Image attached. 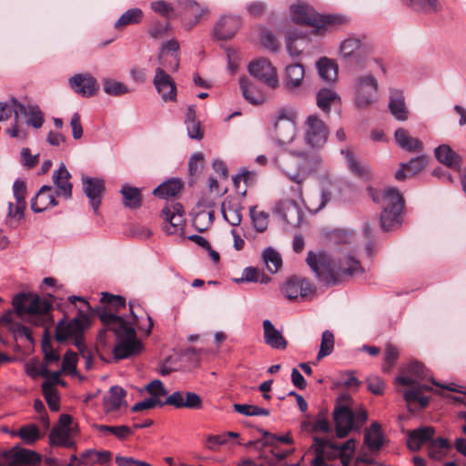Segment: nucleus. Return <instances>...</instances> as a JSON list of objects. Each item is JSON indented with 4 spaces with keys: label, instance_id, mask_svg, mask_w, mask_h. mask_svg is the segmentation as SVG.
I'll use <instances>...</instances> for the list:
<instances>
[{
    "label": "nucleus",
    "instance_id": "nucleus-1",
    "mask_svg": "<svg viewBox=\"0 0 466 466\" xmlns=\"http://www.w3.org/2000/svg\"><path fill=\"white\" fill-rule=\"evenodd\" d=\"M335 258L326 251H309L307 264L315 273L317 279L326 286L339 283L346 276L359 277L364 269L357 259L345 247L336 251Z\"/></svg>",
    "mask_w": 466,
    "mask_h": 466
},
{
    "label": "nucleus",
    "instance_id": "nucleus-2",
    "mask_svg": "<svg viewBox=\"0 0 466 466\" xmlns=\"http://www.w3.org/2000/svg\"><path fill=\"white\" fill-rule=\"evenodd\" d=\"M129 307L130 316L127 319L107 312L106 309L96 310L104 326L110 329L116 335V343L113 349V354L116 360L132 357L143 350V345L136 335V328L141 330L143 328L137 323L135 303L130 302Z\"/></svg>",
    "mask_w": 466,
    "mask_h": 466
},
{
    "label": "nucleus",
    "instance_id": "nucleus-3",
    "mask_svg": "<svg viewBox=\"0 0 466 466\" xmlns=\"http://www.w3.org/2000/svg\"><path fill=\"white\" fill-rule=\"evenodd\" d=\"M60 311L64 313L60 319V342L70 340L83 353L85 332L91 328L94 318L90 304L83 297L69 296L66 303H60Z\"/></svg>",
    "mask_w": 466,
    "mask_h": 466
},
{
    "label": "nucleus",
    "instance_id": "nucleus-4",
    "mask_svg": "<svg viewBox=\"0 0 466 466\" xmlns=\"http://www.w3.org/2000/svg\"><path fill=\"white\" fill-rule=\"evenodd\" d=\"M42 350L44 353L43 362H29L25 365V372L32 379L43 377L42 390L46 401L52 411H58V370L50 372L48 365L58 361V353L53 349L47 337V330L42 339Z\"/></svg>",
    "mask_w": 466,
    "mask_h": 466
},
{
    "label": "nucleus",
    "instance_id": "nucleus-5",
    "mask_svg": "<svg viewBox=\"0 0 466 466\" xmlns=\"http://www.w3.org/2000/svg\"><path fill=\"white\" fill-rule=\"evenodd\" d=\"M429 380L432 385L449 390L451 391H460L453 384L441 385L435 380L428 375V370L420 362H410L401 373L395 379L397 384L410 386V389L403 391V398L408 404L419 403L420 408H424L429 403V398L424 396L425 391L431 390V387L424 381Z\"/></svg>",
    "mask_w": 466,
    "mask_h": 466
},
{
    "label": "nucleus",
    "instance_id": "nucleus-6",
    "mask_svg": "<svg viewBox=\"0 0 466 466\" xmlns=\"http://www.w3.org/2000/svg\"><path fill=\"white\" fill-rule=\"evenodd\" d=\"M368 191L374 202L382 205L381 228L388 231L400 225L404 208V199L400 191L394 187H388L383 190H375L370 187Z\"/></svg>",
    "mask_w": 466,
    "mask_h": 466
},
{
    "label": "nucleus",
    "instance_id": "nucleus-7",
    "mask_svg": "<svg viewBox=\"0 0 466 466\" xmlns=\"http://www.w3.org/2000/svg\"><path fill=\"white\" fill-rule=\"evenodd\" d=\"M350 403L351 397L347 393L340 394L336 400L333 420L339 438L346 437L354 429L359 430L367 420V412L362 409L353 412Z\"/></svg>",
    "mask_w": 466,
    "mask_h": 466
},
{
    "label": "nucleus",
    "instance_id": "nucleus-8",
    "mask_svg": "<svg viewBox=\"0 0 466 466\" xmlns=\"http://www.w3.org/2000/svg\"><path fill=\"white\" fill-rule=\"evenodd\" d=\"M292 20L300 25H310L317 29L327 25H337L346 22V18L338 15H319L311 6L298 3L290 6Z\"/></svg>",
    "mask_w": 466,
    "mask_h": 466
},
{
    "label": "nucleus",
    "instance_id": "nucleus-9",
    "mask_svg": "<svg viewBox=\"0 0 466 466\" xmlns=\"http://www.w3.org/2000/svg\"><path fill=\"white\" fill-rule=\"evenodd\" d=\"M15 314L22 318L25 314L41 315L47 313L51 309V301L46 298H40L34 293L20 292L12 299Z\"/></svg>",
    "mask_w": 466,
    "mask_h": 466
},
{
    "label": "nucleus",
    "instance_id": "nucleus-10",
    "mask_svg": "<svg viewBox=\"0 0 466 466\" xmlns=\"http://www.w3.org/2000/svg\"><path fill=\"white\" fill-rule=\"evenodd\" d=\"M296 118L297 114L290 108H280L277 112L274 131L275 139L280 145L291 143L296 136Z\"/></svg>",
    "mask_w": 466,
    "mask_h": 466
},
{
    "label": "nucleus",
    "instance_id": "nucleus-11",
    "mask_svg": "<svg viewBox=\"0 0 466 466\" xmlns=\"http://www.w3.org/2000/svg\"><path fill=\"white\" fill-rule=\"evenodd\" d=\"M339 52L343 58L361 64L370 54L371 47L365 37L350 36L341 42Z\"/></svg>",
    "mask_w": 466,
    "mask_h": 466
},
{
    "label": "nucleus",
    "instance_id": "nucleus-12",
    "mask_svg": "<svg viewBox=\"0 0 466 466\" xmlns=\"http://www.w3.org/2000/svg\"><path fill=\"white\" fill-rule=\"evenodd\" d=\"M329 128L317 115L309 116L304 122V139L312 147H322L328 138Z\"/></svg>",
    "mask_w": 466,
    "mask_h": 466
},
{
    "label": "nucleus",
    "instance_id": "nucleus-13",
    "mask_svg": "<svg viewBox=\"0 0 466 466\" xmlns=\"http://www.w3.org/2000/svg\"><path fill=\"white\" fill-rule=\"evenodd\" d=\"M164 220V230L169 234H177L184 229L186 219L183 206L177 202L167 205L161 212Z\"/></svg>",
    "mask_w": 466,
    "mask_h": 466
},
{
    "label": "nucleus",
    "instance_id": "nucleus-14",
    "mask_svg": "<svg viewBox=\"0 0 466 466\" xmlns=\"http://www.w3.org/2000/svg\"><path fill=\"white\" fill-rule=\"evenodd\" d=\"M82 187L94 213L98 214L99 207L106 194L105 181L99 177H83Z\"/></svg>",
    "mask_w": 466,
    "mask_h": 466
},
{
    "label": "nucleus",
    "instance_id": "nucleus-15",
    "mask_svg": "<svg viewBox=\"0 0 466 466\" xmlns=\"http://www.w3.org/2000/svg\"><path fill=\"white\" fill-rule=\"evenodd\" d=\"M251 76L275 89L279 86V78L276 68L264 58L253 61L248 66Z\"/></svg>",
    "mask_w": 466,
    "mask_h": 466
},
{
    "label": "nucleus",
    "instance_id": "nucleus-16",
    "mask_svg": "<svg viewBox=\"0 0 466 466\" xmlns=\"http://www.w3.org/2000/svg\"><path fill=\"white\" fill-rule=\"evenodd\" d=\"M356 104L359 107H364L371 104L378 91V81L371 76H360L356 81Z\"/></svg>",
    "mask_w": 466,
    "mask_h": 466
},
{
    "label": "nucleus",
    "instance_id": "nucleus-17",
    "mask_svg": "<svg viewBox=\"0 0 466 466\" xmlns=\"http://www.w3.org/2000/svg\"><path fill=\"white\" fill-rule=\"evenodd\" d=\"M153 85L164 102H175L177 100L176 83L160 66L155 70Z\"/></svg>",
    "mask_w": 466,
    "mask_h": 466
},
{
    "label": "nucleus",
    "instance_id": "nucleus-18",
    "mask_svg": "<svg viewBox=\"0 0 466 466\" xmlns=\"http://www.w3.org/2000/svg\"><path fill=\"white\" fill-rule=\"evenodd\" d=\"M281 290L289 299H307L314 294L315 287L306 279L292 278L286 281Z\"/></svg>",
    "mask_w": 466,
    "mask_h": 466
},
{
    "label": "nucleus",
    "instance_id": "nucleus-19",
    "mask_svg": "<svg viewBox=\"0 0 466 466\" xmlns=\"http://www.w3.org/2000/svg\"><path fill=\"white\" fill-rule=\"evenodd\" d=\"M72 90L83 97H90L96 94L98 84L96 78L88 73L76 74L69 79Z\"/></svg>",
    "mask_w": 466,
    "mask_h": 466
},
{
    "label": "nucleus",
    "instance_id": "nucleus-20",
    "mask_svg": "<svg viewBox=\"0 0 466 466\" xmlns=\"http://www.w3.org/2000/svg\"><path fill=\"white\" fill-rule=\"evenodd\" d=\"M242 25L238 15H223L214 26V36L219 40L231 39Z\"/></svg>",
    "mask_w": 466,
    "mask_h": 466
},
{
    "label": "nucleus",
    "instance_id": "nucleus-21",
    "mask_svg": "<svg viewBox=\"0 0 466 466\" xmlns=\"http://www.w3.org/2000/svg\"><path fill=\"white\" fill-rule=\"evenodd\" d=\"M4 456L12 465H36L41 461L37 452L17 446L5 451Z\"/></svg>",
    "mask_w": 466,
    "mask_h": 466
},
{
    "label": "nucleus",
    "instance_id": "nucleus-22",
    "mask_svg": "<svg viewBox=\"0 0 466 466\" xmlns=\"http://www.w3.org/2000/svg\"><path fill=\"white\" fill-rule=\"evenodd\" d=\"M274 213L291 226H298L302 216L299 207L294 200L279 202L274 208Z\"/></svg>",
    "mask_w": 466,
    "mask_h": 466
},
{
    "label": "nucleus",
    "instance_id": "nucleus-23",
    "mask_svg": "<svg viewBox=\"0 0 466 466\" xmlns=\"http://www.w3.org/2000/svg\"><path fill=\"white\" fill-rule=\"evenodd\" d=\"M434 157L438 162L454 171L460 172L461 157L455 152L449 145L442 144L434 149Z\"/></svg>",
    "mask_w": 466,
    "mask_h": 466
},
{
    "label": "nucleus",
    "instance_id": "nucleus-24",
    "mask_svg": "<svg viewBox=\"0 0 466 466\" xmlns=\"http://www.w3.org/2000/svg\"><path fill=\"white\" fill-rule=\"evenodd\" d=\"M15 119L20 116L25 117L26 124L32 126L35 128H39L44 123V116L37 105H24L19 103L16 107Z\"/></svg>",
    "mask_w": 466,
    "mask_h": 466
},
{
    "label": "nucleus",
    "instance_id": "nucleus-25",
    "mask_svg": "<svg viewBox=\"0 0 466 466\" xmlns=\"http://www.w3.org/2000/svg\"><path fill=\"white\" fill-rule=\"evenodd\" d=\"M78 432L77 425L72 416L68 414L60 415V446L72 447L75 443V437Z\"/></svg>",
    "mask_w": 466,
    "mask_h": 466
},
{
    "label": "nucleus",
    "instance_id": "nucleus-26",
    "mask_svg": "<svg viewBox=\"0 0 466 466\" xmlns=\"http://www.w3.org/2000/svg\"><path fill=\"white\" fill-rule=\"evenodd\" d=\"M296 157L299 172L307 175L318 171L322 160L316 153L292 152Z\"/></svg>",
    "mask_w": 466,
    "mask_h": 466
},
{
    "label": "nucleus",
    "instance_id": "nucleus-27",
    "mask_svg": "<svg viewBox=\"0 0 466 466\" xmlns=\"http://www.w3.org/2000/svg\"><path fill=\"white\" fill-rule=\"evenodd\" d=\"M435 433L433 427H420L408 434L407 445L411 451H418L426 443L430 444Z\"/></svg>",
    "mask_w": 466,
    "mask_h": 466
},
{
    "label": "nucleus",
    "instance_id": "nucleus-28",
    "mask_svg": "<svg viewBox=\"0 0 466 466\" xmlns=\"http://www.w3.org/2000/svg\"><path fill=\"white\" fill-rule=\"evenodd\" d=\"M56 205V202L52 188L48 186H43L31 199V209L35 213L43 212Z\"/></svg>",
    "mask_w": 466,
    "mask_h": 466
},
{
    "label": "nucleus",
    "instance_id": "nucleus-29",
    "mask_svg": "<svg viewBox=\"0 0 466 466\" xmlns=\"http://www.w3.org/2000/svg\"><path fill=\"white\" fill-rule=\"evenodd\" d=\"M0 325L6 326L15 339L25 338L29 342L34 340L29 328L21 323L14 322L12 310L5 312L0 317Z\"/></svg>",
    "mask_w": 466,
    "mask_h": 466
},
{
    "label": "nucleus",
    "instance_id": "nucleus-30",
    "mask_svg": "<svg viewBox=\"0 0 466 466\" xmlns=\"http://www.w3.org/2000/svg\"><path fill=\"white\" fill-rule=\"evenodd\" d=\"M183 187V182L177 177H171L165 180L153 190V195L157 198L168 200L177 196Z\"/></svg>",
    "mask_w": 466,
    "mask_h": 466
},
{
    "label": "nucleus",
    "instance_id": "nucleus-31",
    "mask_svg": "<svg viewBox=\"0 0 466 466\" xmlns=\"http://www.w3.org/2000/svg\"><path fill=\"white\" fill-rule=\"evenodd\" d=\"M305 70L302 65L293 64L286 67L283 84L287 90L293 91L301 86Z\"/></svg>",
    "mask_w": 466,
    "mask_h": 466
},
{
    "label": "nucleus",
    "instance_id": "nucleus-32",
    "mask_svg": "<svg viewBox=\"0 0 466 466\" xmlns=\"http://www.w3.org/2000/svg\"><path fill=\"white\" fill-rule=\"evenodd\" d=\"M263 335L266 344L273 349L284 350L287 347V341L281 332L278 330L269 319L263 321Z\"/></svg>",
    "mask_w": 466,
    "mask_h": 466
},
{
    "label": "nucleus",
    "instance_id": "nucleus-33",
    "mask_svg": "<svg viewBox=\"0 0 466 466\" xmlns=\"http://www.w3.org/2000/svg\"><path fill=\"white\" fill-rule=\"evenodd\" d=\"M126 390L119 386H112L104 396V408L106 411L118 410L122 406H127L125 400Z\"/></svg>",
    "mask_w": 466,
    "mask_h": 466
},
{
    "label": "nucleus",
    "instance_id": "nucleus-34",
    "mask_svg": "<svg viewBox=\"0 0 466 466\" xmlns=\"http://www.w3.org/2000/svg\"><path fill=\"white\" fill-rule=\"evenodd\" d=\"M122 195V203L125 208L129 209H137L142 206L141 188L125 184L120 189Z\"/></svg>",
    "mask_w": 466,
    "mask_h": 466
},
{
    "label": "nucleus",
    "instance_id": "nucleus-35",
    "mask_svg": "<svg viewBox=\"0 0 466 466\" xmlns=\"http://www.w3.org/2000/svg\"><path fill=\"white\" fill-rule=\"evenodd\" d=\"M389 109L391 115L400 121L408 118V110L405 105L404 96L401 91L391 90L389 102Z\"/></svg>",
    "mask_w": 466,
    "mask_h": 466
},
{
    "label": "nucleus",
    "instance_id": "nucleus-36",
    "mask_svg": "<svg viewBox=\"0 0 466 466\" xmlns=\"http://www.w3.org/2000/svg\"><path fill=\"white\" fill-rule=\"evenodd\" d=\"M394 137L397 144L409 152H420L423 149V143L419 138L410 136L404 128H398Z\"/></svg>",
    "mask_w": 466,
    "mask_h": 466
},
{
    "label": "nucleus",
    "instance_id": "nucleus-37",
    "mask_svg": "<svg viewBox=\"0 0 466 466\" xmlns=\"http://www.w3.org/2000/svg\"><path fill=\"white\" fill-rule=\"evenodd\" d=\"M239 86L244 98L250 104L260 105L265 101L263 92L256 87L248 78H240Z\"/></svg>",
    "mask_w": 466,
    "mask_h": 466
},
{
    "label": "nucleus",
    "instance_id": "nucleus-38",
    "mask_svg": "<svg viewBox=\"0 0 466 466\" xmlns=\"http://www.w3.org/2000/svg\"><path fill=\"white\" fill-rule=\"evenodd\" d=\"M428 162V158L423 156L413 157L407 163H401L395 175H418L425 170Z\"/></svg>",
    "mask_w": 466,
    "mask_h": 466
},
{
    "label": "nucleus",
    "instance_id": "nucleus-39",
    "mask_svg": "<svg viewBox=\"0 0 466 466\" xmlns=\"http://www.w3.org/2000/svg\"><path fill=\"white\" fill-rule=\"evenodd\" d=\"M262 259L268 272L275 274L282 266L280 254L271 247L266 248L262 252Z\"/></svg>",
    "mask_w": 466,
    "mask_h": 466
},
{
    "label": "nucleus",
    "instance_id": "nucleus-40",
    "mask_svg": "<svg viewBox=\"0 0 466 466\" xmlns=\"http://www.w3.org/2000/svg\"><path fill=\"white\" fill-rule=\"evenodd\" d=\"M319 76L326 82H333L338 76L337 66L329 58L321 57L317 62Z\"/></svg>",
    "mask_w": 466,
    "mask_h": 466
},
{
    "label": "nucleus",
    "instance_id": "nucleus-41",
    "mask_svg": "<svg viewBox=\"0 0 466 466\" xmlns=\"http://www.w3.org/2000/svg\"><path fill=\"white\" fill-rule=\"evenodd\" d=\"M339 101V96L331 89L322 88L317 94V106L325 113L330 111L331 105Z\"/></svg>",
    "mask_w": 466,
    "mask_h": 466
},
{
    "label": "nucleus",
    "instance_id": "nucleus-42",
    "mask_svg": "<svg viewBox=\"0 0 466 466\" xmlns=\"http://www.w3.org/2000/svg\"><path fill=\"white\" fill-rule=\"evenodd\" d=\"M177 4L190 15L195 17V20L192 24H190L189 28H192L196 24H198L201 17L208 12L206 7L200 6L199 4L195 1L177 0Z\"/></svg>",
    "mask_w": 466,
    "mask_h": 466
},
{
    "label": "nucleus",
    "instance_id": "nucleus-43",
    "mask_svg": "<svg viewBox=\"0 0 466 466\" xmlns=\"http://www.w3.org/2000/svg\"><path fill=\"white\" fill-rule=\"evenodd\" d=\"M143 12L139 8H131L126 11L115 23V28L118 29L126 25H135L141 22Z\"/></svg>",
    "mask_w": 466,
    "mask_h": 466
},
{
    "label": "nucleus",
    "instance_id": "nucleus-44",
    "mask_svg": "<svg viewBox=\"0 0 466 466\" xmlns=\"http://www.w3.org/2000/svg\"><path fill=\"white\" fill-rule=\"evenodd\" d=\"M13 436L20 437L26 444H33L40 438V432L36 425L26 424L21 427L17 431L12 432Z\"/></svg>",
    "mask_w": 466,
    "mask_h": 466
},
{
    "label": "nucleus",
    "instance_id": "nucleus-45",
    "mask_svg": "<svg viewBox=\"0 0 466 466\" xmlns=\"http://www.w3.org/2000/svg\"><path fill=\"white\" fill-rule=\"evenodd\" d=\"M13 194L15 198V212L21 214V209L26 208L25 194L26 185L21 179H16L13 184Z\"/></svg>",
    "mask_w": 466,
    "mask_h": 466
},
{
    "label": "nucleus",
    "instance_id": "nucleus-46",
    "mask_svg": "<svg viewBox=\"0 0 466 466\" xmlns=\"http://www.w3.org/2000/svg\"><path fill=\"white\" fill-rule=\"evenodd\" d=\"M365 442L371 450H378L382 445V435L380 426L377 422H373L370 428L365 433Z\"/></svg>",
    "mask_w": 466,
    "mask_h": 466
},
{
    "label": "nucleus",
    "instance_id": "nucleus-47",
    "mask_svg": "<svg viewBox=\"0 0 466 466\" xmlns=\"http://www.w3.org/2000/svg\"><path fill=\"white\" fill-rule=\"evenodd\" d=\"M229 177H209L208 189L214 197H222L228 190Z\"/></svg>",
    "mask_w": 466,
    "mask_h": 466
},
{
    "label": "nucleus",
    "instance_id": "nucleus-48",
    "mask_svg": "<svg viewBox=\"0 0 466 466\" xmlns=\"http://www.w3.org/2000/svg\"><path fill=\"white\" fill-rule=\"evenodd\" d=\"M77 361V354L72 350H67L64 355L63 362L60 367V374L65 373L72 377H78L76 370Z\"/></svg>",
    "mask_w": 466,
    "mask_h": 466
},
{
    "label": "nucleus",
    "instance_id": "nucleus-49",
    "mask_svg": "<svg viewBox=\"0 0 466 466\" xmlns=\"http://www.w3.org/2000/svg\"><path fill=\"white\" fill-rule=\"evenodd\" d=\"M403 5L414 11L432 13L438 10L437 0H400Z\"/></svg>",
    "mask_w": 466,
    "mask_h": 466
},
{
    "label": "nucleus",
    "instance_id": "nucleus-50",
    "mask_svg": "<svg viewBox=\"0 0 466 466\" xmlns=\"http://www.w3.org/2000/svg\"><path fill=\"white\" fill-rule=\"evenodd\" d=\"M103 90L106 94L114 96H119L131 92L124 83L110 78L103 81Z\"/></svg>",
    "mask_w": 466,
    "mask_h": 466
},
{
    "label": "nucleus",
    "instance_id": "nucleus-51",
    "mask_svg": "<svg viewBox=\"0 0 466 466\" xmlns=\"http://www.w3.org/2000/svg\"><path fill=\"white\" fill-rule=\"evenodd\" d=\"M221 213L226 221L231 226H238L242 219L241 208L239 206H226V203L221 204Z\"/></svg>",
    "mask_w": 466,
    "mask_h": 466
},
{
    "label": "nucleus",
    "instance_id": "nucleus-52",
    "mask_svg": "<svg viewBox=\"0 0 466 466\" xmlns=\"http://www.w3.org/2000/svg\"><path fill=\"white\" fill-rule=\"evenodd\" d=\"M97 431L103 434L106 435L111 433L117 437L118 439H126L132 434V429L126 425L120 426H107V425H96Z\"/></svg>",
    "mask_w": 466,
    "mask_h": 466
},
{
    "label": "nucleus",
    "instance_id": "nucleus-53",
    "mask_svg": "<svg viewBox=\"0 0 466 466\" xmlns=\"http://www.w3.org/2000/svg\"><path fill=\"white\" fill-rule=\"evenodd\" d=\"M233 409L238 413L245 416H268L270 414V410L268 409L250 404L236 403L233 405Z\"/></svg>",
    "mask_w": 466,
    "mask_h": 466
},
{
    "label": "nucleus",
    "instance_id": "nucleus-54",
    "mask_svg": "<svg viewBox=\"0 0 466 466\" xmlns=\"http://www.w3.org/2000/svg\"><path fill=\"white\" fill-rule=\"evenodd\" d=\"M334 349V335L330 330H325L321 336V343L319 347L317 359L319 360L322 358L331 354Z\"/></svg>",
    "mask_w": 466,
    "mask_h": 466
},
{
    "label": "nucleus",
    "instance_id": "nucleus-55",
    "mask_svg": "<svg viewBox=\"0 0 466 466\" xmlns=\"http://www.w3.org/2000/svg\"><path fill=\"white\" fill-rule=\"evenodd\" d=\"M449 448L447 439L438 438L431 441L429 444V454L433 458H440Z\"/></svg>",
    "mask_w": 466,
    "mask_h": 466
},
{
    "label": "nucleus",
    "instance_id": "nucleus-56",
    "mask_svg": "<svg viewBox=\"0 0 466 466\" xmlns=\"http://www.w3.org/2000/svg\"><path fill=\"white\" fill-rule=\"evenodd\" d=\"M178 51H179L178 42L175 39H170L162 45L159 58L162 57L164 53H172L173 59H174L173 69L176 71L178 68V65H179V56L177 54Z\"/></svg>",
    "mask_w": 466,
    "mask_h": 466
},
{
    "label": "nucleus",
    "instance_id": "nucleus-57",
    "mask_svg": "<svg viewBox=\"0 0 466 466\" xmlns=\"http://www.w3.org/2000/svg\"><path fill=\"white\" fill-rule=\"evenodd\" d=\"M250 218L255 228L263 232L268 225V215L263 211H257L254 208H250Z\"/></svg>",
    "mask_w": 466,
    "mask_h": 466
},
{
    "label": "nucleus",
    "instance_id": "nucleus-58",
    "mask_svg": "<svg viewBox=\"0 0 466 466\" xmlns=\"http://www.w3.org/2000/svg\"><path fill=\"white\" fill-rule=\"evenodd\" d=\"M20 162L26 170H29L38 164L39 154L33 155L30 148L23 147L20 152Z\"/></svg>",
    "mask_w": 466,
    "mask_h": 466
},
{
    "label": "nucleus",
    "instance_id": "nucleus-59",
    "mask_svg": "<svg viewBox=\"0 0 466 466\" xmlns=\"http://www.w3.org/2000/svg\"><path fill=\"white\" fill-rule=\"evenodd\" d=\"M145 390L150 394V398H155L157 400H161V397L167 395V390L160 380H152L145 386Z\"/></svg>",
    "mask_w": 466,
    "mask_h": 466
},
{
    "label": "nucleus",
    "instance_id": "nucleus-60",
    "mask_svg": "<svg viewBox=\"0 0 466 466\" xmlns=\"http://www.w3.org/2000/svg\"><path fill=\"white\" fill-rule=\"evenodd\" d=\"M19 106V102L12 98L6 102H0V122L7 120L12 114L15 116L16 107Z\"/></svg>",
    "mask_w": 466,
    "mask_h": 466
},
{
    "label": "nucleus",
    "instance_id": "nucleus-61",
    "mask_svg": "<svg viewBox=\"0 0 466 466\" xmlns=\"http://www.w3.org/2000/svg\"><path fill=\"white\" fill-rule=\"evenodd\" d=\"M341 154L345 155L350 170L355 175H365L367 170L359 161L354 158L353 154L349 149H342Z\"/></svg>",
    "mask_w": 466,
    "mask_h": 466
},
{
    "label": "nucleus",
    "instance_id": "nucleus-62",
    "mask_svg": "<svg viewBox=\"0 0 466 466\" xmlns=\"http://www.w3.org/2000/svg\"><path fill=\"white\" fill-rule=\"evenodd\" d=\"M314 442L312 448L314 449L315 456L310 460V464L311 466H322L324 464L323 446L326 442L320 438H315Z\"/></svg>",
    "mask_w": 466,
    "mask_h": 466
},
{
    "label": "nucleus",
    "instance_id": "nucleus-63",
    "mask_svg": "<svg viewBox=\"0 0 466 466\" xmlns=\"http://www.w3.org/2000/svg\"><path fill=\"white\" fill-rule=\"evenodd\" d=\"M368 389L375 395H382L385 390V382L377 375H370L366 380Z\"/></svg>",
    "mask_w": 466,
    "mask_h": 466
},
{
    "label": "nucleus",
    "instance_id": "nucleus-64",
    "mask_svg": "<svg viewBox=\"0 0 466 466\" xmlns=\"http://www.w3.org/2000/svg\"><path fill=\"white\" fill-rule=\"evenodd\" d=\"M151 8L154 12L167 19L171 18L174 12L173 6L163 0L152 2Z\"/></svg>",
    "mask_w": 466,
    "mask_h": 466
}]
</instances>
